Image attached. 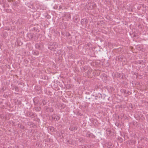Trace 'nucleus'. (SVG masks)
Returning a JSON list of instances; mask_svg holds the SVG:
<instances>
[{"label":"nucleus","mask_w":148,"mask_h":148,"mask_svg":"<svg viewBox=\"0 0 148 148\" xmlns=\"http://www.w3.org/2000/svg\"><path fill=\"white\" fill-rule=\"evenodd\" d=\"M49 46L48 49L52 51H54L58 47L56 43L53 42H51L49 43Z\"/></svg>","instance_id":"obj_1"},{"label":"nucleus","mask_w":148,"mask_h":148,"mask_svg":"<svg viewBox=\"0 0 148 148\" xmlns=\"http://www.w3.org/2000/svg\"><path fill=\"white\" fill-rule=\"evenodd\" d=\"M87 5L88 8L90 9L94 8L95 7L94 3L92 1L88 2Z\"/></svg>","instance_id":"obj_2"},{"label":"nucleus","mask_w":148,"mask_h":148,"mask_svg":"<svg viewBox=\"0 0 148 148\" xmlns=\"http://www.w3.org/2000/svg\"><path fill=\"white\" fill-rule=\"evenodd\" d=\"M69 129L71 131L76 130L77 129V127L76 126H70V127H69Z\"/></svg>","instance_id":"obj_3"},{"label":"nucleus","mask_w":148,"mask_h":148,"mask_svg":"<svg viewBox=\"0 0 148 148\" xmlns=\"http://www.w3.org/2000/svg\"><path fill=\"white\" fill-rule=\"evenodd\" d=\"M52 118L56 120H58L60 119V117L58 115L55 114L53 115Z\"/></svg>","instance_id":"obj_4"},{"label":"nucleus","mask_w":148,"mask_h":148,"mask_svg":"<svg viewBox=\"0 0 148 148\" xmlns=\"http://www.w3.org/2000/svg\"><path fill=\"white\" fill-rule=\"evenodd\" d=\"M106 133L107 134H109L111 133L110 130L109 128H108L106 130Z\"/></svg>","instance_id":"obj_5"},{"label":"nucleus","mask_w":148,"mask_h":148,"mask_svg":"<svg viewBox=\"0 0 148 148\" xmlns=\"http://www.w3.org/2000/svg\"><path fill=\"white\" fill-rule=\"evenodd\" d=\"M121 92H123L124 93H127V91H126V90H124V89H122L121 90Z\"/></svg>","instance_id":"obj_6"},{"label":"nucleus","mask_w":148,"mask_h":148,"mask_svg":"<svg viewBox=\"0 0 148 148\" xmlns=\"http://www.w3.org/2000/svg\"><path fill=\"white\" fill-rule=\"evenodd\" d=\"M108 146H112V143H108Z\"/></svg>","instance_id":"obj_7"},{"label":"nucleus","mask_w":148,"mask_h":148,"mask_svg":"<svg viewBox=\"0 0 148 148\" xmlns=\"http://www.w3.org/2000/svg\"><path fill=\"white\" fill-rule=\"evenodd\" d=\"M40 109H41V108H40V107H39V108H38V110H40Z\"/></svg>","instance_id":"obj_8"},{"label":"nucleus","mask_w":148,"mask_h":148,"mask_svg":"<svg viewBox=\"0 0 148 148\" xmlns=\"http://www.w3.org/2000/svg\"><path fill=\"white\" fill-rule=\"evenodd\" d=\"M69 17H70V18H71V16H70V15H69Z\"/></svg>","instance_id":"obj_9"},{"label":"nucleus","mask_w":148,"mask_h":148,"mask_svg":"<svg viewBox=\"0 0 148 148\" xmlns=\"http://www.w3.org/2000/svg\"><path fill=\"white\" fill-rule=\"evenodd\" d=\"M16 88H17V87H16Z\"/></svg>","instance_id":"obj_10"}]
</instances>
